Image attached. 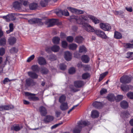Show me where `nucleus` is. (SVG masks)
I'll list each match as a JSON object with an SVG mask.
<instances>
[{
  "instance_id": "f257e3e1",
  "label": "nucleus",
  "mask_w": 133,
  "mask_h": 133,
  "mask_svg": "<svg viewBox=\"0 0 133 133\" xmlns=\"http://www.w3.org/2000/svg\"><path fill=\"white\" fill-rule=\"evenodd\" d=\"M90 124L88 121L81 120L78 122L77 125L73 129V132L74 133H80L83 125L88 126Z\"/></svg>"
},
{
  "instance_id": "f03ea898",
  "label": "nucleus",
  "mask_w": 133,
  "mask_h": 133,
  "mask_svg": "<svg viewBox=\"0 0 133 133\" xmlns=\"http://www.w3.org/2000/svg\"><path fill=\"white\" fill-rule=\"evenodd\" d=\"M132 79V77L130 76H124L121 77L120 81L122 83H128L131 82Z\"/></svg>"
},
{
  "instance_id": "7ed1b4c3",
  "label": "nucleus",
  "mask_w": 133,
  "mask_h": 133,
  "mask_svg": "<svg viewBox=\"0 0 133 133\" xmlns=\"http://www.w3.org/2000/svg\"><path fill=\"white\" fill-rule=\"evenodd\" d=\"M25 94L26 96H28V98L30 101H36L39 99L38 97L35 96V94L27 92H25Z\"/></svg>"
},
{
  "instance_id": "20e7f679",
  "label": "nucleus",
  "mask_w": 133,
  "mask_h": 133,
  "mask_svg": "<svg viewBox=\"0 0 133 133\" xmlns=\"http://www.w3.org/2000/svg\"><path fill=\"white\" fill-rule=\"evenodd\" d=\"M100 28L104 31H109L111 29L110 25L108 23H101L99 24Z\"/></svg>"
},
{
  "instance_id": "39448f33",
  "label": "nucleus",
  "mask_w": 133,
  "mask_h": 133,
  "mask_svg": "<svg viewBox=\"0 0 133 133\" xmlns=\"http://www.w3.org/2000/svg\"><path fill=\"white\" fill-rule=\"evenodd\" d=\"M42 19L38 18H33L28 20V22L30 24H32L38 23L40 25H42L43 23L41 22Z\"/></svg>"
},
{
  "instance_id": "423d86ee",
  "label": "nucleus",
  "mask_w": 133,
  "mask_h": 133,
  "mask_svg": "<svg viewBox=\"0 0 133 133\" xmlns=\"http://www.w3.org/2000/svg\"><path fill=\"white\" fill-rule=\"evenodd\" d=\"M94 32L99 37L104 39H106L108 38V37L105 33L103 31L99 30H97L95 31Z\"/></svg>"
},
{
  "instance_id": "0eeeda50",
  "label": "nucleus",
  "mask_w": 133,
  "mask_h": 133,
  "mask_svg": "<svg viewBox=\"0 0 133 133\" xmlns=\"http://www.w3.org/2000/svg\"><path fill=\"white\" fill-rule=\"evenodd\" d=\"M85 29L89 32H93L95 30L94 28L90 25L87 23H84L83 26Z\"/></svg>"
},
{
  "instance_id": "6e6552de",
  "label": "nucleus",
  "mask_w": 133,
  "mask_h": 133,
  "mask_svg": "<svg viewBox=\"0 0 133 133\" xmlns=\"http://www.w3.org/2000/svg\"><path fill=\"white\" fill-rule=\"evenodd\" d=\"M2 18L7 22H9L10 20H14L15 19L14 14L12 13L9 14L6 16H3Z\"/></svg>"
},
{
  "instance_id": "1a4fd4ad",
  "label": "nucleus",
  "mask_w": 133,
  "mask_h": 133,
  "mask_svg": "<svg viewBox=\"0 0 133 133\" xmlns=\"http://www.w3.org/2000/svg\"><path fill=\"white\" fill-rule=\"evenodd\" d=\"M57 20L54 19H48L46 20L45 22V24L48 25V26H52L56 24Z\"/></svg>"
},
{
  "instance_id": "9d476101",
  "label": "nucleus",
  "mask_w": 133,
  "mask_h": 133,
  "mask_svg": "<svg viewBox=\"0 0 133 133\" xmlns=\"http://www.w3.org/2000/svg\"><path fill=\"white\" fill-rule=\"evenodd\" d=\"M64 56L65 59L67 61H70L72 58V54L68 51L65 52Z\"/></svg>"
},
{
  "instance_id": "9b49d317",
  "label": "nucleus",
  "mask_w": 133,
  "mask_h": 133,
  "mask_svg": "<svg viewBox=\"0 0 133 133\" xmlns=\"http://www.w3.org/2000/svg\"><path fill=\"white\" fill-rule=\"evenodd\" d=\"M37 61L38 63L40 65H44L46 64L45 59L43 57L39 56L37 57Z\"/></svg>"
},
{
  "instance_id": "f8f14e48",
  "label": "nucleus",
  "mask_w": 133,
  "mask_h": 133,
  "mask_svg": "<svg viewBox=\"0 0 133 133\" xmlns=\"http://www.w3.org/2000/svg\"><path fill=\"white\" fill-rule=\"evenodd\" d=\"M14 8L20 10L22 9V5L20 2L16 1L13 4Z\"/></svg>"
},
{
  "instance_id": "ddd939ff",
  "label": "nucleus",
  "mask_w": 133,
  "mask_h": 133,
  "mask_svg": "<svg viewBox=\"0 0 133 133\" xmlns=\"http://www.w3.org/2000/svg\"><path fill=\"white\" fill-rule=\"evenodd\" d=\"M56 14L59 16H61L62 15L68 16L69 15V13L67 10H64L63 11L60 10L58 12H57Z\"/></svg>"
},
{
  "instance_id": "4468645a",
  "label": "nucleus",
  "mask_w": 133,
  "mask_h": 133,
  "mask_svg": "<svg viewBox=\"0 0 133 133\" xmlns=\"http://www.w3.org/2000/svg\"><path fill=\"white\" fill-rule=\"evenodd\" d=\"M22 128V126L18 124H15L11 127V129L12 130L17 131L20 130Z\"/></svg>"
},
{
  "instance_id": "2eb2a0df",
  "label": "nucleus",
  "mask_w": 133,
  "mask_h": 133,
  "mask_svg": "<svg viewBox=\"0 0 133 133\" xmlns=\"http://www.w3.org/2000/svg\"><path fill=\"white\" fill-rule=\"evenodd\" d=\"M60 49L59 46L57 45H54L51 48H48L46 49V51L48 52H49V49H51L52 51L54 52H57L59 51Z\"/></svg>"
},
{
  "instance_id": "dca6fc26",
  "label": "nucleus",
  "mask_w": 133,
  "mask_h": 133,
  "mask_svg": "<svg viewBox=\"0 0 133 133\" xmlns=\"http://www.w3.org/2000/svg\"><path fill=\"white\" fill-rule=\"evenodd\" d=\"M88 17L92 20V22H94L95 24L98 23L99 22V20L95 16L89 15L88 16Z\"/></svg>"
},
{
  "instance_id": "f3484780",
  "label": "nucleus",
  "mask_w": 133,
  "mask_h": 133,
  "mask_svg": "<svg viewBox=\"0 0 133 133\" xmlns=\"http://www.w3.org/2000/svg\"><path fill=\"white\" fill-rule=\"evenodd\" d=\"M26 83L28 86H33L36 84V82L30 78L27 79L26 80Z\"/></svg>"
},
{
  "instance_id": "a211bd4d",
  "label": "nucleus",
  "mask_w": 133,
  "mask_h": 133,
  "mask_svg": "<svg viewBox=\"0 0 133 133\" xmlns=\"http://www.w3.org/2000/svg\"><path fill=\"white\" fill-rule=\"evenodd\" d=\"M29 76L32 78L36 79L38 78V75L36 73L31 71H29L28 72Z\"/></svg>"
},
{
  "instance_id": "6ab92c4d",
  "label": "nucleus",
  "mask_w": 133,
  "mask_h": 133,
  "mask_svg": "<svg viewBox=\"0 0 133 133\" xmlns=\"http://www.w3.org/2000/svg\"><path fill=\"white\" fill-rule=\"evenodd\" d=\"M41 115L42 116H45L47 114V111L45 107L43 106L40 107L39 109Z\"/></svg>"
},
{
  "instance_id": "aec40b11",
  "label": "nucleus",
  "mask_w": 133,
  "mask_h": 133,
  "mask_svg": "<svg viewBox=\"0 0 133 133\" xmlns=\"http://www.w3.org/2000/svg\"><path fill=\"white\" fill-rule=\"evenodd\" d=\"M75 19L76 20L77 23L80 24H82L83 26L84 23H85L84 22L82 18L81 17V16L76 17L75 18Z\"/></svg>"
},
{
  "instance_id": "412c9836",
  "label": "nucleus",
  "mask_w": 133,
  "mask_h": 133,
  "mask_svg": "<svg viewBox=\"0 0 133 133\" xmlns=\"http://www.w3.org/2000/svg\"><path fill=\"white\" fill-rule=\"evenodd\" d=\"M106 98L110 102L114 101L116 99L115 96L113 94H110L108 95Z\"/></svg>"
},
{
  "instance_id": "4be33fe9",
  "label": "nucleus",
  "mask_w": 133,
  "mask_h": 133,
  "mask_svg": "<svg viewBox=\"0 0 133 133\" xmlns=\"http://www.w3.org/2000/svg\"><path fill=\"white\" fill-rule=\"evenodd\" d=\"M16 38L14 37H10L8 39V42L10 45H12L16 43Z\"/></svg>"
},
{
  "instance_id": "5701e85b",
  "label": "nucleus",
  "mask_w": 133,
  "mask_h": 133,
  "mask_svg": "<svg viewBox=\"0 0 133 133\" xmlns=\"http://www.w3.org/2000/svg\"><path fill=\"white\" fill-rule=\"evenodd\" d=\"M60 107L61 109L63 111L65 110L68 108V104L67 103H62Z\"/></svg>"
},
{
  "instance_id": "b1692460",
  "label": "nucleus",
  "mask_w": 133,
  "mask_h": 133,
  "mask_svg": "<svg viewBox=\"0 0 133 133\" xmlns=\"http://www.w3.org/2000/svg\"><path fill=\"white\" fill-rule=\"evenodd\" d=\"M74 84L75 86L77 88H80L84 85L83 82L81 81H76L74 82Z\"/></svg>"
},
{
  "instance_id": "393cba45",
  "label": "nucleus",
  "mask_w": 133,
  "mask_h": 133,
  "mask_svg": "<svg viewBox=\"0 0 133 133\" xmlns=\"http://www.w3.org/2000/svg\"><path fill=\"white\" fill-rule=\"evenodd\" d=\"M99 114L98 111L96 110H93L91 112V116L94 118H97L99 116Z\"/></svg>"
},
{
  "instance_id": "a878e982",
  "label": "nucleus",
  "mask_w": 133,
  "mask_h": 133,
  "mask_svg": "<svg viewBox=\"0 0 133 133\" xmlns=\"http://www.w3.org/2000/svg\"><path fill=\"white\" fill-rule=\"evenodd\" d=\"M82 62L85 63H88L89 61V58L88 56L86 55H82L81 57Z\"/></svg>"
},
{
  "instance_id": "bb28decb",
  "label": "nucleus",
  "mask_w": 133,
  "mask_h": 133,
  "mask_svg": "<svg viewBox=\"0 0 133 133\" xmlns=\"http://www.w3.org/2000/svg\"><path fill=\"white\" fill-rule=\"evenodd\" d=\"M93 106L95 108H100L102 106V103L100 102L95 101L93 103Z\"/></svg>"
},
{
  "instance_id": "cd10ccee",
  "label": "nucleus",
  "mask_w": 133,
  "mask_h": 133,
  "mask_svg": "<svg viewBox=\"0 0 133 133\" xmlns=\"http://www.w3.org/2000/svg\"><path fill=\"white\" fill-rule=\"evenodd\" d=\"M29 8L31 10L36 9L38 7V5L37 3H32L30 4L29 6Z\"/></svg>"
},
{
  "instance_id": "c85d7f7f",
  "label": "nucleus",
  "mask_w": 133,
  "mask_h": 133,
  "mask_svg": "<svg viewBox=\"0 0 133 133\" xmlns=\"http://www.w3.org/2000/svg\"><path fill=\"white\" fill-rule=\"evenodd\" d=\"M121 88L124 92H127L129 90L128 86L122 84L121 86Z\"/></svg>"
},
{
  "instance_id": "c756f323",
  "label": "nucleus",
  "mask_w": 133,
  "mask_h": 133,
  "mask_svg": "<svg viewBox=\"0 0 133 133\" xmlns=\"http://www.w3.org/2000/svg\"><path fill=\"white\" fill-rule=\"evenodd\" d=\"M77 47V45L76 44L73 43L70 44L69 46V49L72 50H75Z\"/></svg>"
},
{
  "instance_id": "7c9ffc66",
  "label": "nucleus",
  "mask_w": 133,
  "mask_h": 133,
  "mask_svg": "<svg viewBox=\"0 0 133 133\" xmlns=\"http://www.w3.org/2000/svg\"><path fill=\"white\" fill-rule=\"evenodd\" d=\"M121 105L122 108L126 109L128 108V104L126 101H123L121 102Z\"/></svg>"
},
{
  "instance_id": "2f4dec72",
  "label": "nucleus",
  "mask_w": 133,
  "mask_h": 133,
  "mask_svg": "<svg viewBox=\"0 0 133 133\" xmlns=\"http://www.w3.org/2000/svg\"><path fill=\"white\" fill-rule=\"evenodd\" d=\"M60 39L58 37H54L52 39V41L54 44H58L59 43Z\"/></svg>"
},
{
  "instance_id": "473e14b6",
  "label": "nucleus",
  "mask_w": 133,
  "mask_h": 133,
  "mask_svg": "<svg viewBox=\"0 0 133 133\" xmlns=\"http://www.w3.org/2000/svg\"><path fill=\"white\" fill-rule=\"evenodd\" d=\"M54 119L53 116H48L44 119V120L45 122H49L52 121Z\"/></svg>"
},
{
  "instance_id": "72a5a7b5",
  "label": "nucleus",
  "mask_w": 133,
  "mask_h": 133,
  "mask_svg": "<svg viewBox=\"0 0 133 133\" xmlns=\"http://www.w3.org/2000/svg\"><path fill=\"white\" fill-rule=\"evenodd\" d=\"M114 37L117 39H120L122 37V35L120 33L117 31H115L114 34Z\"/></svg>"
},
{
  "instance_id": "f704fd0d",
  "label": "nucleus",
  "mask_w": 133,
  "mask_h": 133,
  "mask_svg": "<svg viewBox=\"0 0 133 133\" xmlns=\"http://www.w3.org/2000/svg\"><path fill=\"white\" fill-rule=\"evenodd\" d=\"M83 40V38L82 37H77L75 39V42L78 43H81Z\"/></svg>"
},
{
  "instance_id": "c9c22d12",
  "label": "nucleus",
  "mask_w": 133,
  "mask_h": 133,
  "mask_svg": "<svg viewBox=\"0 0 133 133\" xmlns=\"http://www.w3.org/2000/svg\"><path fill=\"white\" fill-rule=\"evenodd\" d=\"M87 50L85 47L84 46H81L79 48V51L80 52H85Z\"/></svg>"
},
{
  "instance_id": "e433bc0d",
  "label": "nucleus",
  "mask_w": 133,
  "mask_h": 133,
  "mask_svg": "<svg viewBox=\"0 0 133 133\" xmlns=\"http://www.w3.org/2000/svg\"><path fill=\"white\" fill-rule=\"evenodd\" d=\"M114 14L116 15H119L121 16H123V14L124 13L122 11H114Z\"/></svg>"
},
{
  "instance_id": "4c0bfd02",
  "label": "nucleus",
  "mask_w": 133,
  "mask_h": 133,
  "mask_svg": "<svg viewBox=\"0 0 133 133\" xmlns=\"http://www.w3.org/2000/svg\"><path fill=\"white\" fill-rule=\"evenodd\" d=\"M31 68L32 70L34 71H37L39 70L38 66L37 65H35L32 66Z\"/></svg>"
},
{
  "instance_id": "58836bf2",
  "label": "nucleus",
  "mask_w": 133,
  "mask_h": 133,
  "mask_svg": "<svg viewBox=\"0 0 133 133\" xmlns=\"http://www.w3.org/2000/svg\"><path fill=\"white\" fill-rule=\"evenodd\" d=\"M108 74L107 72H105L104 73L101 74L100 76L99 81H101L103 78L107 75Z\"/></svg>"
},
{
  "instance_id": "ea45409f",
  "label": "nucleus",
  "mask_w": 133,
  "mask_h": 133,
  "mask_svg": "<svg viewBox=\"0 0 133 133\" xmlns=\"http://www.w3.org/2000/svg\"><path fill=\"white\" fill-rule=\"evenodd\" d=\"M19 1L22 5L25 6H27L29 4L28 2L26 0H19Z\"/></svg>"
},
{
  "instance_id": "a19ab883",
  "label": "nucleus",
  "mask_w": 133,
  "mask_h": 133,
  "mask_svg": "<svg viewBox=\"0 0 133 133\" xmlns=\"http://www.w3.org/2000/svg\"><path fill=\"white\" fill-rule=\"evenodd\" d=\"M87 15H82L81 16V17L82 18L83 21L84 20V21L88 22V16Z\"/></svg>"
},
{
  "instance_id": "79ce46f5",
  "label": "nucleus",
  "mask_w": 133,
  "mask_h": 133,
  "mask_svg": "<svg viewBox=\"0 0 133 133\" xmlns=\"http://www.w3.org/2000/svg\"><path fill=\"white\" fill-rule=\"evenodd\" d=\"M4 110H8L14 108V107L12 105L4 106Z\"/></svg>"
},
{
  "instance_id": "37998d69",
  "label": "nucleus",
  "mask_w": 133,
  "mask_h": 133,
  "mask_svg": "<svg viewBox=\"0 0 133 133\" xmlns=\"http://www.w3.org/2000/svg\"><path fill=\"white\" fill-rule=\"evenodd\" d=\"M13 24L12 23L10 24L9 25V31H6V33L7 34H9L10 32H12L13 29Z\"/></svg>"
},
{
  "instance_id": "c03bdc74",
  "label": "nucleus",
  "mask_w": 133,
  "mask_h": 133,
  "mask_svg": "<svg viewBox=\"0 0 133 133\" xmlns=\"http://www.w3.org/2000/svg\"><path fill=\"white\" fill-rule=\"evenodd\" d=\"M66 99V97L64 95H62L60 97L59 99V102L61 103H62Z\"/></svg>"
},
{
  "instance_id": "a18cd8bd",
  "label": "nucleus",
  "mask_w": 133,
  "mask_h": 133,
  "mask_svg": "<svg viewBox=\"0 0 133 133\" xmlns=\"http://www.w3.org/2000/svg\"><path fill=\"white\" fill-rule=\"evenodd\" d=\"M90 76L89 74L88 73H85L83 74L82 76V78L83 79H86Z\"/></svg>"
},
{
  "instance_id": "49530a36",
  "label": "nucleus",
  "mask_w": 133,
  "mask_h": 133,
  "mask_svg": "<svg viewBox=\"0 0 133 133\" xmlns=\"http://www.w3.org/2000/svg\"><path fill=\"white\" fill-rule=\"evenodd\" d=\"M18 51V49L15 47L12 48L10 50V52L11 53H15L17 52Z\"/></svg>"
},
{
  "instance_id": "de8ad7c7",
  "label": "nucleus",
  "mask_w": 133,
  "mask_h": 133,
  "mask_svg": "<svg viewBox=\"0 0 133 133\" xmlns=\"http://www.w3.org/2000/svg\"><path fill=\"white\" fill-rule=\"evenodd\" d=\"M67 9L72 12L76 13V11L77 9L70 7H67Z\"/></svg>"
},
{
  "instance_id": "09e8293b",
  "label": "nucleus",
  "mask_w": 133,
  "mask_h": 133,
  "mask_svg": "<svg viewBox=\"0 0 133 133\" xmlns=\"http://www.w3.org/2000/svg\"><path fill=\"white\" fill-rule=\"evenodd\" d=\"M124 46L126 48H133V44L130 43H126L124 44Z\"/></svg>"
},
{
  "instance_id": "8fccbe9b",
  "label": "nucleus",
  "mask_w": 133,
  "mask_h": 133,
  "mask_svg": "<svg viewBox=\"0 0 133 133\" xmlns=\"http://www.w3.org/2000/svg\"><path fill=\"white\" fill-rule=\"evenodd\" d=\"M41 72L43 74H46L48 72V70L46 68H43L42 69Z\"/></svg>"
},
{
  "instance_id": "3c124183",
  "label": "nucleus",
  "mask_w": 133,
  "mask_h": 133,
  "mask_svg": "<svg viewBox=\"0 0 133 133\" xmlns=\"http://www.w3.org/2000/svg\"><path fill=\"white\" fill-rule=\"evenodd\" d=\"M49 58L51 61H54L56 59V56L53 55H50L49 57Z\"/></svg>"
},
{
  "instance_id": "603ef678",
  "label": "nucleus",
  "mask_w": 133,
  "mask_h": 133,
  "mask_svg": "<svg viewBox=\"0 0 133 133\" xmlns=\"http://www.w3.org/2000/svg\"><path fill=\"white\" fill-rule=\"evenodd\" d=\"M6 40L4 38H2L0 40L1 45H4L6 44Z\"/></svg>"
},
{
  "instance_id": "864d4df0",
  "label": "nucleus",
  "mask_w": 133,
  "mask_h": 133,
  "mask_svg": "<svg viewBox=\"0 0 133 133\" xmlns=\"http://www.w3.org/2000/svg\"><path fill=\"white\" fill-rule=\"evenodd\" d=\"M66 40L69 42H73L74 40V38L72 36H69L67 37Z\"/></svg>"
},
{
  "instance_id": "5fc2aeb1",
  "label": "nucleus",
  "mask_w": 133,
  "mask_h": 133,
  "mask_svg": "<svg viewBox=\"0 0 133 133\" xmlns=\"http://www.w3.org/2000/svg\"><path fill=\"white\" fill-rule=\"evenodd\" d=\"M35 57V55H32L30 57H29L27 60V62H30L31 60L33 59Z\"/></svg>"
},
{
  "instance_id": "6e6d98bb",
  "label": "nucleus",
  "mask_w": 133,
  "mask_h": 133,
  "mask_svg": "<svg viewBox=\"0 0 133 133\" xmlns=\"http://www.w3.org/2000/svg\"><path fill=\"white\" fill-rule=\"evenodd\" d=\"M123 98V96L122 95H118L117 96L116 99L117 101L118 102L122 100Z\"/></svg>"
},
{
  "instance_id": "4d7b16f0",
  "label": "nucleus",
  "mask_w": 133,
  "mask_h": 133,
  "mask_svg": "<svg viewBox=\"0 0 133 133\" xmlns=\"http://www.w3.org/2000/svg\"><path fill=\"white\" fill-rule=\"evenodd\" d=\"M75 72V70L74 68H71L69 70V74H74Z\"/></svg>"
},
{
  "instance_id": "13d9d810",
  "label": "nucleus",
  "mask_w": 133,
  "mask_h": 133,
  "mask_svg": "<svg viewBox=\"0 0 133 133\" xmlns=\"http://www.w3.org/2000/svg\"><path fill=\"white\" fill-rule=\"evenodd\" d=\"M60 69L62 70H64L66 68V66L63 64H61L59 66Z\"/></svg>"
},
{
  "instance_id": "bf43d9fd",
  "label": "nucleus",
  "mask_w": 133,
  "mask_h": 133,
  "mask_svg": "<svg viewBox=\"0 0 133 133\" xmlns=\"http://www.w3.org/2000/svg\"><path fill=\"white\" fill-rule=\"evenodd\" d=\"M67 43L65 41H63L62 42V46L63 48H66L67 46Z\"/></svg>"
},
{
  "instance_id": "052dcab7",
  "label": "nucleus",
  "mask_w": 133,
  "mask_h": 133,
  "mask_svg": "<svg viewBox=\"0 0 133 133\" xmlns=\"http://www.w3.org/2000/svg\"><path fill=\"white\" fill-rule=\"evenodd\" d=\"M127 96L130 99H133V93L131 92H129L127 94Z\"/></svg>"
},
{
  "instance_id": "680f3d73",
  "label": "nucleus",
  "mask_w": 133,
  "mask_h": 133,
  "mask_svg": "<svg viewBox=\"0 0 133 133\" xmlns=\"http://www.w3.org/2000/svg\"><path fill=\"white\" fill-rule=\"evenodd\" d=\"M5 53V49L3 48L0 49V55L1 56L3 55Z\"/></svg>"
},
{
  "instance_id": "e2e57ef3",
  "label": "nucleus",
  "mask_w": 133,
  "mask_h": 133,
  "mask_svg": "<svg viewBox=\"0 0 133 133\" xmlns=\"http://www.w3.org/2000/svg\"><path fill=\"white\" fill-rule=\"evenodd\" d=\"M84 11L82 10L77 9L76 14H82L84 13Z\"/></svg>"
},
{
  "instance_id": "0e129e2a",
  "label": "nucleus",
  "mask_w": 133,
  "mask_h": 133,
  "mask_svg": "<svg viewBox=\"0 0 133 133\" xmlns=\"http://www.w3.org/2000/svg\"><path fill=\"white\" fill-rule=\"evenodd\" d=\"M107 92V90L105 89H101L100 91V93L101 95L106 93Z\"/></svg>"
},
{
  "instance_id": "69168bd1",
  "label": "nucleus",
  "mask_w": 133,
  "mask_h": 133,
  "mask_svg": "<svg viewBox=\"0 0 133 133\" xmlns=\"http://www.w3.org/2000/svg\"><path fill=\"white\" fill-rule=\"evenodd\" d=\"M84 70L85 71L88 70L90 69V66L88 65H85L83 66Z\"/></svg>"
},
{
  "instance_id": "338daca9",
  "label": "nucleus",
  "mask_w": 133,
  "mask_h": 133,
  "mask_svg": "<svg viewBox=\"0 0 133 133\" xmlns=\"http://www.w3.org/2000/svg\"><path fill=\"white\" fill-rule=\"evenodd\" d=\"M62 123H59L57 124H56L55 125H54L52 126L51 127V129H53L54 128H56L57 127H58L59 125L61 124H62Z\"/></svg>"
},
{
  "instance_id": "774afa93",
  "label": "nucleus",
  "mask_w": 133,
  "mask_h": 133,
  "mask_svg": "<svg viewBox=\"0 0 133 133\" xmlns=\"http://www.w3.org/2000/svg\"><path fill=\"white\" fill-rule=\"evenodd\" d=\"M78 105H75L74 106L71 108L68 111V114H69L71 112L72 110H73L74 109H75L76 107L78 106Z\"/></svg>"
}]
</instances>
